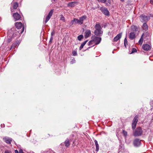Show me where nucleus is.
Segmentation results:
<instances>
[{
	"label": "nucleus",
	"mask_w": 153,
	"mask_h": 153,
	"mask_svg": "<svg viewBox=\"0 0 153 153\" xmlns=\"http://www.w3.org/2000/svg\"><path fill=\"white\" fill-rule=\"evenodd\" d=\"M95 30L94 33L97 36H101L103 33V32L101 30L102 28L99 24H96L95 26Z\"/></svg>",
	"instance_id": "f257e3e1"
},
{
	"label": "nucleus",
	"mask_w": 153,
	"mask_h": 153,
	"mask_svg": "<svg viewBox=\"0 0 153 153\" xmlns=\"http://www.w3.org/2000/svg\"><path fill=\"white\" fill-rule=\"evenodd\" d=\"M86 18V16H84L80 18L79 19H74L71 21V23L72 25H73L74 23L81 25L83 23V21Z\"/></svg>",
	"instance_id": "f03ea898"
},
{
	"label": "nucleus",
	"mask_w": 153,
	"mask_h": 153,
	"mask_svg": "<svg viewBox=\"0 0 153 153\" xmlns=\"http://www.w3.org/2000/svg\"><path fill=\"white\" fill-rule=\"evenodd\" d=\"M101 39H93L92 40L88 42V45H91L90 47H88L87 50H88V48H90L91 47H93L96 45H98L100 42Z\"/></svg>",
	"instance_id": "7ed1b4c3"
},
{
	"label": "nucleus",
	"mask_w": 153,
	"mask_h": 153,
	"mask_svg": "<svg viewBox=\"0 0 153 153\" xmlns=\"http://www.w3.org/2000/svg\"><path fill=\"white\" fill-rule=\"evenodd\" d=\"M14 29H11L9 30L7 33V36L8 37L12 38L16 37L17 35L19 33L18 31H14Z\"/></svg>",
	"instance_id": "20e7f679"
},
{
	"label": "nucleus",
	"mask_w": 153,
	"mask_h": 153,
	"mask_svg": "<svg viewBox=\"0 0 153 153\" xmlns=\"http://www.w3.org/2000/svg\"><path fill=\"white\" fill-rule=\"evenodd\" d=\"M143 132V131L141 128L137 127L133 132V135L135 137L141 136Z\"/></svg>",
	"instance_id": "39448f33"
},
{
	"label": "nucleus",
	"mask_w": 153,
	"mask_h": 153,
	"mask_svg": "<svg viewBox=\"0 0 153 153\" xmlns=\"http://www.w3.org/2000/svg\"><path fill=\"white\" fill-rule=\"evenodd\" d=\"M140 17V21L144 23L147 22L150 19L149 16H147L143 14L141 15Z\"/></svg>",
	"instance_id": "423d86ee"
},
{
	"label": "nucleus",
	"mask_w": 153,
	"mask_h": 153,
	"mask_svg": "<svg viewBox=\"0 0 153 153\" xmlns=\"http://www.w3.org/2000/svg\"><path fill=\"white\" fill-rule=\"evenodd\" d=\"M15 26L18 29H20L22 28L21 31H20V33H22L24 31V27L22 26V24L21 22H16L15 24Z\"/></svg>",
	"instance_id": "0eeeda50"
},
{
	"label": "nucleus",
	"mask_w": 153,
	"mask_h": 153,
	"mask_svg": "<svg viewBox=\"0 0 153 153\" xmlns=\"http://www.w3.org/2000/svg\"><path fill=\"white\" fill-rule=\"evenodd\" d=\"M143 49L145 51H148L151 49V45H150L145 44L143 45Z\"/></svg>",
	"instance_id": "6e6552de"
},
{
	"label": "nucleus",
	"mask_w": 153,
	"mask_h": 153,
	"mask_svg": "<svg viewBox=\"0 0 153 153\" xmlns=\"http://www.w3.org/2000/svg\"><path fill=\"white\" fill-rule=\"evenodd\" d=\"M100 10L105 15L107 16L109 15V12L106 8L101 7L100 8Z\"/></svg>",
	"instance_id": "1a4fd4ad"
},
{
	"label": "nucleus",
	"mask_w": 153,
	"mask_h": 153,
	"mask_svg": "<svg viewBox=\"0 0 153 153\" xmlns=\"http://www.w3.org/2000/svg\"><path fill=\"white\" fill-rule=\"evenodd\" d=\"M4 141L8 144H10L12 141V139L8 137H6L3 138Z\"/></svg>",
	"instance_id": "9d476101"
},
{
	"label": "nucleus",
	"mask_w": 153,
	"mask_h": 153,
	"mask_svg": "<svg viewBox=\"0 0 153 153\" xmlns=\"http://www.w3.org/2000/svg\"><path fill=\"white\" fill-rule=\"evenodd\" d=\"M133 144L134 146L138 147L141 144V143L140 140L138 139H136L133 141Z\"/></svg>",
	"instance_id": "9b49d317"
},
{
	"label": "nucleus",
	"mask_w": 153,
	"mask_h": 153,
	"mask_svg": "<svg viewBox=\"0 0 153 153\" xmlns=\"http://www.w3.org/2000/svg\"><path fill=\"white\" fill-rule=\"evenodd\" d=\"M78 2L77 1H72L69 2L68 4V6L69 7H72L77 5Z\"/></svg>",
	"instance_id": "f8f14e48"
},
{
	"label": "nucleus",
	"mask_w": 153,
	"mask_h": 153,
	"mask_svg": "<svg viewBox=\"0 0 153 153\" xmlns=\"http://www.w3.org/2000/svg\"><path fill=\"white\" fill-rule=\"evenodd\" d=\"M13 16L15 21L20 19L21 18L20 16L17 13H14L13 15Z\"/></svg>",
	"instance_id": "ddd939ff"
},
{
	"label": "nucleus",
	"mask_w": 153,
	"mask_h": 153,
	"mask_svg": "<svg viewBox=\"0 0 153 153\" xmlns=\"http://www.w3.org/2000/svg\"><path fill=\"white\" fill-rule=\"evenodd\" d=\"M91 31L89 30H86L85 33V38L89 37L91 35Z\"/></svg>",
	"instance_id": "4468645a"
},
{
	"label": "nucleus",
	"mask_w": 153,
	"mask_h": 153,
	"mask_svg": "<svg viewBox=\"0 0 153 153\" xmlns=\"http://www.w3.org/2000/svg\"><path fill=\"white\" fill-rule=\"evenodd\" d=\"M149 38V33L148 32H146L143 33L142 35L140 38Z\"/></svg>",
	"instance_id": "2eb2a0df"
},
{
	"label": "nucleus",
	"mask_w": 153,
	"mask_h": 153,
	"mask_svg": "<svg viewBox=\"0 0 153 153\" xmlns=\"http://www.w3.org/2000/svg\"><path fill=\"white\" fill-rule=\"evenodd\" d=\"M94 142L95 143V145L96 146L95 151L96 152H98L99 151V145L98 144L97 141L96 140H94Z\"/></svg>",
	"instance_id": "dca6fc26"
},
{
	"label": "nucleus",
	"mask_w": 153,
	"mask_h": 153,
	"mask_svg": "<svg viewBox=\"0 0 153 153\" xmlns=\"http://www.w3.org/2000/svg\"><path fill=\"white\" fill-rule=\"evenodd\" d=\"M139 118V115H136L134 118L132 122L135 123H137Z\"/></svg>",
	"instance_id": "f3484780"
},
{
	"label": "nucleus",
	"mask_w": 153,
	"mask_h": 153,
	"mask_svg": "<svg viewBox=\"0 0 153 153\" xmlns=\"http://www.w3.org/2000/svg\"><path fill=\"white\" fill-rule=\"evenodd\" d=\"M131 28L132 31H133L134 32L135 31H137V32H139L138 30V29L137 27L134 25L132 26L131 27Z\"/></svg>",
	"instance_id": "a211bd4d"
},
{
	"label": "nucleus",
	"mask_w": 153,
	"mask_h": 153,
	"mask_svg": "<svg viewBox=\"0 0 153 153\" xmlns=\"http://www.w3.org/2000/svg\"><path fill=\"white\" fill-rule=\"evenodd\" d=\"M64 144H65V146L67 147H68L70 145V143L69 142V140L68 138H67L65 141Z\"/></svg>",
	"instance_id": "6ab92c4d"
},
{
	"label": "nucleus",
	"mask_w": 153,
	"mask_h": 153,
	"mask_svg": "<svg viewBox=\"0 0 153 153\" xmlns=\"http://www.w3.org/2000/svg\"><path fill=\"white\" fill-rule=\"evenodd\" d=\"M130 38H136L135 34L134 32H131L130 33L129 35Z\"/></svg>",
	"instance_id": "aec40b11"
},
{
	"label": "nucleus",
	"mask_w": 153,
	"mask_h": 153,
	"mask_svg": "<svg viewBox=\"0 0 153 153\" xmlns=\"http://www.w3.org/2000/svg\"><path fill=\"white\" fill-rule=\"evenodd\" d=\"M88 40H86L83 42L81 45V46L79 47V49L80 50H81L83 47L86 44V42H88Z\"/></svg>",
	"instance_id": "412c9836"
},
{
	"label": "nucleus",
	"mask_w": 153,
	"mask_h": 153,
	"mask_svg": "<svg viewBox=\"0 0 153 153\" xmlns=\"http://www.w3.org/2000/svg\"><path fill=\"white\" fill-rule=\"evenodd\" d=\"M124 45L125 47L126 48H127L128 46V41L127 40V39H124Z\"/></svg>",
	"instance_id": "4be33fe9"
},
{
	"label": "nucleus",
	"mask_w": 153,
	"mask_h": 153,
	"mask_svg": "<svg viewBox=\"0 0 153 153\" xmlns=\"http://www.w3.org/2000/svg\"><path fill=\"white\" fill-rule=\"evenodd\" d=\"M142 27L143 29L146 30L148 28V26L146 22H145L143 24Z\"/></svg>",
	"instance_id": "5701e85b"
},
{
	"label": "nucleus",
	"mask_w": 153,
	"mask_h": 153,
	"mask_svg": "<svg viewBox=\"0 0 153 153\" xmlns=\"http://www.w3.org/2000/svg\"><path fill=\"white\" fill-rule=\"evenodd\" d=\"M18 6V4L17 2H15L13 5V7L14 9H16Z\"/></svg>",
	"instance_id": "b1692460"
},
{
	"label": "nucleus",
	"mask_w": 153,
	"mask_h": 153,
	"mask_svg": "<svg viewBox=\"0 0 153 153\" xmlns=\"http://www.w3.org/2000/svg\"><path fill=\"white\" fill-rule=\"evenodd\" d=\"M122 33H120L118 34L116 36L114 37V38H121L122 37Z\"/></svg>",
	"instance_id": "393cba45"
},
{
	"label": "nucleus",
	"mask_w": 153,
	"mask_h": 153,
	"mask_svg": "<svg viewBox=\"0 0 153 153\" xmlns=\"http://www.w3.org/2000/svg\"><path fill=\"white\" fill-rule=\"evenodd\" d=\"M53 10H51V11H50V12H49L48 16H50V17H51L52 16L53 14Z\"/></svg>",
	"instance_id": "a878e982"
},
{
	"label": "nucleus",
	"mask_w": 153,
	"mask_h": 153,
	"mask_svg": "<svg viewBox=\"0 0 153 153\" xmlns=\"http://www.w3.org/2000/svg\"><path fill=\"white\" fill-rule=\"evenodd\" d=\"M136 123L132 122V128L133 129H135L136 128Z\"/></svg>",
	"instance_id": "bb28decb"
},
{
	"label": "nucleus",
	"mask_w": 153,
	"mask_h": 153,
	"mask_svg": "<svg viewBox=\"0 0 153 153\" xmlns=\"http://www.w3.org/2000/svg\"><path fill=\"white\" fill-rule=\"evenodd\" d=\"M51 17L47 16L46 17V19H45V23H46L50 19Z\"/></svg>",
	"instance_id": "cd10ccee"
},
{
	"label": "nucleus",
	"mask_w": 153,
	"mask_h": 153,
	"mask_svg": "<svg viewBox=\"0 0 153 153\" xmlns=\"http://www.w3.org/2000/svg\"><path fill=\"white\" fill-rule=\"evenodd\" d=\"M76 62V60L74 59H71L70 63L71 64H72L74 63H75Z\"/></svg>",
	"instance_id": "c85d7f7f"
},
{
	"label": "nucleus",
	"mask_w": 153,
	"mask_h": 153,
	"mask_svg": "<svg viewBox=\"0 0 153 153\" xmlns=\"http://www.w3.org/2000/svg\"><path fill=\"white\" fill-rule=\"evenodd\" d=\"M143 41V39H140L139 41V43L140 45H142Z\"/></svg>",
	"instance_id": "c756f323"
},
{
	"label": "nucleus",
	"mask_w": 153,
	"mask_h": 153,
	"mask_svg": "<svg viewBox=\"0 0 153 153\" xmlns=\"http://www.w3.org/2000/svg\"><path fill=\"white\" fill-rule=\"evenodd\" d=\"M137 50L136 49L134 48H132V51L131 53H134L136 52H137Z\"/></svg>",
	"instance_id": "7c9ffc66"
},
{
	"label": "nucleus",
	"mask_w": 153,
	"mask_h": 153,
	"mask_svg": "<svg viewBox=\"0 0 153 153\" xmlns=\"http://www.w3.org/2000/svg\"><path fill=\"white\" fill-rule=\"evenodd\" d=\"M73 56H75L77 55V52L75 51H73L72 53Z\"/></svg>",
	"instance_id": "2f4dec72"
},
{
	"label": "nucleus",
	"mask_w": 153,
	"mask_h": 153,
	"mask_svg": "<svg viewBox=\"0 0 153 153\" xmlns=\"http://www.w3.org/2000/svg\"><path fill=\"white\" fill-rule=\"evenodd\" d=\"M99 2H100L102 3H105L106 2V0H98Z\"/></svg>",
	"instance_id": "473e14b6"
},
{
	"label": "nucleus",
	"mask_w": 153,
	"mask_h": 153,
	"mask_svg": "<svg viewBox=\"0 0 153 153\" xmlns=\"http://www.w3.org/2000/svg\"><path fill=\"white\" fill-rule=\"evenodd\" d=\"M123 133L124 134V135L125 136H126L127 135V132L125 131V130H123Z\"/></svg>",
	"instance_id": "72a5a7b5"
},
{
	"label": "nucleus",
	"mask_w": 153,
	"mask_h": 153,
	"mask_svg": "<svg viewBox=\"0 0 153 153\" xmlns=\"http://www.w3.org/2000/svg\"><path fill=\"white\" fill-rule=\"evenodd\" d=\"M55 33V31L53 30L52 31V33H51V38H52V36L54 35Z\"/></svg>",
	"instance_id": "f704fd0d"
},
{
	"label": "nucleus",
	"mask_w": 153,
	"mask_h": 153,
	"mask_svg": "<svg viewBox=\"0 0 153 153\" xmlns=\"http://www.w3.org/2000/svg\"><path fill=\"white\" fill-rule=\"evenodd\" d=\"M120 39H113L112 40V42H117L118 40H119Z\"/></svg>",
	"instance_id": "c9c22d12"
},
{
	"label": "nucleus",
	"mask_w": 153,
	"mask_h": 153,
	"mask_svg": "<svg viewBox=\"0 0 153 153\" xmlns=\"http://www.w3.org/2000/svg\"><path fill=\"white\" fill-rule=\"evenodd\" d=\"M60 20L64 22L65 20V17L63 16H62L60 18Z\"/></svg>",
	"instance_id": "e433bc0d"
},
{
	"label": "nucleus",
	"mask_w": 153,
	"mask_h": 153,
	"mask_svg": "<svg viewBox=\"0 0 153 153\" xmlns=\"http://www.w3.org/2000/svg\"><path fill=\"white\" fill-rule=\"evenodd\" d=\"M83 36L82 35H80L77 37V38H83Z\"/></svg>",
	"instance_id": "4c0bfd02"
},
{
	"label": "nucleus",
	"mask_w": 153,
	"mask_h": 153,
	"mask_svg": "<svg viewBox=\"0 0 153 153\" xmlns=\"http://www.w3.org/2000/svg\"><path fill=\"white\" fill-rule=\"evenodd\" d=\"M4 153H12L9 150H6L5 151Z\"/></svg>",
	"instance_id": "58836bf2"
},
{
	"label": "nucleus",
	"mask_w": 153,
	"mask_h": 153,
	"mask_svg": "<svg viewBox=\"0 0 153 153\" xmlns=\"http://www.w3.org/2000/svg\"><path fill=\"white\" fill-rule=\"evenodd\" d=\"M15 44H13L11 46V48H15Z\"/></svg>",
	"instance_id": "ea45409f"
},
{
	"label": "nucleus",
	"mask_w": 153,
	"mask_h": 153,
	"mask_svg": "<svg viewBox=\"0 0 153 153\" xmlns=\"http://www.w3.org/2000/svg\"><path fill=\"white\" fill-rule=\"evenodd\" d=\"M19 153H24L22 149H20L19 150Z\"/></svg>",
	"instance_id": "a19ab883"
},
{
	"label": "nucleus",
	"mask_w": 153,
	"mask_h": 153,
	"mask_svg": "<svg viewBox=\"0 0 153 153\" xmlns=\"http://www.w3.org/2000/svg\"><path fill=\"white\" fill-rule=\"evenodd\" d=\"M150 2L152 4H153V0H150Z\"/></svg>",
	"instance_id": "79ce46f5"
},
{
	"label": "nucleus",
	"mask_w": 153,
	"mask_h": 153,
	"mask_svg": "<svg viewBox=\"0 0 153 153\" xmlns=\"http://www.w3.org/2000/svg\"><path fill=\"white\" fill-rule=\"evenodd\" d=\"M11 41V39H8L7 40V42H10Z\"/></svg>",
	"instance_id": "37998d69"
},
{
	"label": "nucleus",
	"mask_w": 153,
	"mask_h": 153,
	"mask_svg": "<svg viewBox=\"0 0 153 153\" xmlns=\"http://www.w3.org/2000/svg\"><path fill=\"white\" fill-rule=\"evenodd\" d=\"M15 153H19V152H18V151L17 150H15Z\"/></svg>",
	"instance_id": "c03bdc74"
},
{
	"label": "nucleus",
	"mask_w": 153,
	"mask_h": 153,
	"mask_svg": "<svg viewBox=\"0 0 153 153\" xmlns=\"http://www.w3.org/2000/svg\"><path fill=\"white\" fill-rule=\"evenodd\" d=\"M53 39H50L49 42H51L52 41Z\"/></svg>",
	"instance_id": "a18cd8bd"
},
{
	"label": "nucleus",
	"mask_w": 153,
	"mask_h": 153,
	"mask_svg": "<svg viewBox=\"0 0 153 153\" xmlns=\"http://www.w3.org/2000/svg\"><path fill=\"white\" fill-rule=\"evenodd\" d=\"M108 2L109 3V4H110V0H108Z\"/></svg>",
	"instance_id": "49530a36"
},
{
	"label": "nucleus",
	"mask_w": 153,
	"mask_h": 153,
	"mask_svg": "<svg viewBox=\"0 0 153 153\" xmlns=\"http://www.w3.org/2000/svg\"><path fill=\"white\" fill-rule=\"evenodd\" d=\"M95 38H100H100H101V37H96Z\"/></svg>",
	"instance_id": "de8ad7c7"
},
{
	"label": "nucleus",
	"mask_w": 153,
	"mask_h": 153,
	"mask_svg": "<svg viewBox=\"0 0 153 153\" xmlns=\"http://www.w3.org/2000/svg\"><path fill=\"white\" fill-rule=\"evenodd\" d=\"M120 1H122L123 2L124 1V0H120Z\"/></svg>",
	"instance_id": "09e8293b"
},
{
	"label": "nucleus",
	"mask_w": 153,
	"mask_h": 153,
	"mask_svg": "<svg viewBox=\"0 0 153 153\" xmlns=\"http://www.w3.org/2000/svg\"><path fill=\"white\" fill-rule=\"evenodd\" d=\"M11 11H12V12H13L14 11V10H13V9H12Z\"/></svg>",
	"instance_id": "8fccbe9b"
},
{
	"label": "nucleus",
	"mask_w": 153,
	"mask_h": 153,
	"mask_svg": "<svg viewBox=\"0 0 153 153\" xmlns=\"http://www.w3.org/2000/svg\"><path fill=\"white\" fill-rule=\"evenodd\" d=\"M78 39L79 40V41H81L82 39Z\"/></svg>",
	"instance_id": "3c124183"
},
{
	"label": "nucleus",
	"mask_w": 153,
	"mask_h": 153,
	"mask_svg": "<svg viewBox=\"0 0 153 153\" xmlns=\"http://www.w3.org/2000/svg\"><path fill=\"white\" fill-rule=\"evenodd\" d=\"M16 44H16V45H17L18 44V43H16Z\"/></svg>",
	"instance_id": "603ef678"
}]
</instances>
